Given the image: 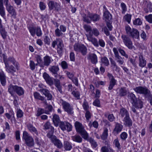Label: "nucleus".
I'll use <instances>...</instances> for the list:
<instances>
[{"label":"nucleus","instance_id":"obj_3","mask_svg":"<svg viewBox=\"0 0 152 152\" xmlns=\"http://www.w3.org/2000/svg\"><path fill=\"white\" fill-rule=\"evenodd\" d=\"M126 33L130 37L133 38L138 39L140 37V33L138 30L136 28L132 29L128 25L125 26V27Z\"/></svg>","mask_w":152,"mask_h":152},{"label":"nucleus","instance_id":"obj_18","mask_svg":"<svg viewBox=\"0 0 152 152\" xmlns=\"http://www.w3.org/2000/svg\"><path fill=\"white\" fill-rule=\"evenodd\" d=\"M87 59L94 64H96L97 62V56L94 53H89L87 56Z\"/></svg>","mask_w":152,"mask_h":152},{"label":"nucleus","instance_id":"obj_24","mask_svg":"<svg viewBox=\"0 0 152 152\" xmlns=\"http://www.w3.org/2000/svg\"><path fill=\"white\" fill-rule=\"evenodd\" d=\"M6 9L8 12L11 15L12 18L15 19L16 18V13L13 7L12 6H8L7 7Z\"/></svg>","mask_w":152,"mask_h":152},{"label":"nucleus","instance_id":"obj_14","mask_svg":"<svg viewBox=\"0 0 152 152\" xmlns=\"http://www.w3.org/2000/svg\"><path fill=\"white\" fill-rule=\"evenodd\" d=\"M107 76L110 80L108 88L109 90H111L113 89L114 86L116 85L117 81L115 79L114 76L111 74L108 73Z\"/></svg>","mask_w":152,"mask_h":152},{"label":"nucleus","instance_id":"obj_64","mask_svg":"<svg viewBox=\"0 0 152 152\" xmlns=\"http://www.w3.org/2000/svg\"><path fill=\"white\" fill-rule=\"evenodd\" d=\"M146 20L150 23H152V14H150L145 16Z\"/></svg>","mask_w":152,"mask_h":152},{"label":"nucleus","instance_id":"obj_60","mask_svg":"<svg viewBox=\"0 0 152 152\" xmlns=\"http://www.w3.org/2000/svg\"><path fill=\"white\" fill-rule=\"evenodd\" d=\"M92 125L95 128L97 129L99 126V124L98 122L96 121H94L92 123L91 122L88 124V126L90 127L92 126Z\"/></svg>","mask_w":152,"mask_h":152},{"label":"nucleus","instance_id":"obj_34","mask_svg":"<svg viewBox=\"0 0 152 152\" xmlns=\"http://www.w3.org/2000/svg\"><path fill=\"white\" fill-rule=\"evenodd\" d=\"M101 152H114L109 144H107V146H102L101 148Z\"/></svg>","mask_w":152,"mask_h":152},{"label":"nucleus","instance_id":"obj_49","mask_svg":"<svg viewBox=\"0 0 152 152\" xmlns=\"http://www.w3.org/2000/svg\"><path fill=\"white\" fill-rule=\"evenodd\" d=\"M113 143L118 150H119L121 149V145L118 138L114 140Z\"/></svg>","mask_w":152,"mask_h":152},{"label":"nucleus","instance_id":"obj_57","mask_svg":"<svg viewBox=\"0 0 152 152\" xmlns=\"http://www.w3.org/2000/svg\"><path fill=\"white\" fill-rule=\"evenodd\" d=\"M133 24L135 25L140 26L142 24V21L139 18L136 19L133 22Z\"/></svg>","mask_w":152,"mask_h":152},{"label":"nucleus","instance_id":"obj_47","mask_svg":"<svg viewBox=\"0 0 152 152\" xmlns=\"http://www.w3.org/2000/svg\"><path fill=\"white\" fill-rule=\"evenodd\" d=\"M44 113L46 114H49V112L46 110H45L43 109L39 108L37 110L36 116H39Z\"/></svg>","mask_w":152,"mask_h":152},{"label":"nucleus","instance_id":"obj_19","mask_svg":"<svg viewBox=\"0 0 152 152\" xmlns=\"http://www.w3.org/2000/svg\"><path fill=\"white\" fill-rule=\"evenodd\" d=\"M39 91L42 93L44 95L47 97L48 100H52L53 96L48 90L46 89L42 88L40 89Z\"/></svg>","mask_w":152,"mask_h":152},{"label":"nucleus","instance_id":"obj_56","mask_svg":"<svg viewBox=\"0 0 152 152\" xmlns=\"http://www.w3.org/2000/svg\"><path fill=\"white\" fill-rule=\"evenodd\" d=\"M16 115L17 118H21L23 116V113L20 109H18L17 110Z\"/></svg>","mask_w":152,"mask_h":152},{"label":"nucleus","instance_id":"obj_15","mask_svg":"<svg viewBox=\"0 0 152 152\" xmlns=\"http://www.w3.org/2000/svg\"><path fill=\"white\" fill-rule=\"evenodd\" d=\"M49 10H51L53 9L58 11L60 10V6L59 4L56 2L52 1H50L48 4Z\"/></svg>","mask_w":152,"mask_h":152},{"label":"nucleus","instance_id":"obj_30","mask_svg":"<svg viewBox=\"0 0 152 152\" xmlns=\"http://www.w3.org/2000/svg\"><path fill=\"white\" fill-rule=\"evenodd\" d=\"M51 141L57 148H61L63 147V145L61 142L57 139L56 137L53 138Z\"/></svg>","mask_w":152,"mask_h":152},{"label":"nucleus","instance_id":"obj_55","mask_svg":"<svg viewBox=\"0 0 152 152\" xmlns=\"http://www.w3.org/2000/svg\"><path fill=\"white\" fill-rule=\"evenodd\" d=\"M145 97L147 98L150 104L152 106V94H151V91L149 92Z\"/></svg>","mask_w":152,"mask_h":152},{"label":"nucleus","instance_id":"obj_51","mask_svg":"<svg viewBox=\"0 0 152 152\" xmlns=\"http://www.w3.org/2000/svg\"><path fill=\"white\" fill-rule=\"evenodd\" d=\"M28 29L31 35L34 37L35 35L36 27H30Z\"/></svg>","mask_w":152,"mask_h":152},{"label":"nucleus","instance_id":"obj_54","mask_svg":"<svg viewBox=\"0 0 152 152\" xmlns=\"http://www.w3.org/2000/svg\"><path fill=\"white\" fill-rule=\"evenodd\" d=\"M72 94L77 99H80V94L79 92L76 90H74L72 92Z\"/></svg>","mask_w":152,"mask_h":152},{"label":"nucleus","instance_id":"obj_2","mask_svg":"<svg viewBox=\"0 0 152 152\" xmlns=\"http://www.w3.org/2000/svg\"><path fill=\"white\" fill-rule=\"evenodd\" d=\"M8 91L12 96H14V92L19 96L23 95L24 93V91L22 87L17 85H13L12 84L9 86Z\"/></svg>","mask_w":152,"mask_h":152},{"label":"nucleus","instance_id":"obj_36","mask_svg":"<svg viewBox=\"0 0 152 152\" xmlns=\"http://www.w3.org/2000/svg\"><path fill=\"white\" fill-rule=\"evenodd\" d=\"M64 147L66 151H70L72 148L71 143L67 141H64Z\"/></svg>","mask_w":152,"mask_h":152},{"label":"nucleus","instance_id":"obj_38","mask_svg":"<svg viewBox=\"0 0 152 152\" xmlns=\"http://www.w3.org/2000/svg\"><path fill=\"white\" fill-rule=\"evenodd\" d=\"M101 66H108L109 64V62L108 58L104 56L101 58Z\"/></svg>","mask_w":152,"mask_h":152},{"label":"nucleus","instance_id":"obj_42","mask_svg":"<svg viewBox=\"0 0 152 152\" xmlns=\"http://www.w3.org/2000/svg\"><path fill=\"white\" fill-rule=\"evenodd\" d=\"M54 132V127H52L51 129V130L49 131L47 134V137L50 138L51 141L52 140V139L53 138H54V137H56V136L53 135Z\"/></svg>","mask_w":152,"mask_h":152},{"label":"nucleus","instance_id":"obj_46","mask_svg":"<svg viewBox=\"0 0 152 152\" xmlns=\"http://www.w3.org/2000/svg\"><path fill=\"white\" fill-rule=\"evenodd\" d=\"M0 33L4 39H5L6 38L7 33L6 31L4 28L2 27V26L0 28Z\"/></svg>","mask_w":152,"mask_h":152},{"label":"nucleus","instance_id":"obj_10","mask_svg":"<svg viewBox=\"0 0 152 152\" xmlns=\"http://www.w3.org/2000/svg\"><path fill=\"white\" fill-rule=\"evenodd\" d=\"M59 126L63 131H66L68 132H69L72 130V126L68 122H61Z\"/></svg>","mask_w":152,"mask_h":152},{"label":"nucleus","instance_id":"obj_59","mask_svg":"<svg viewBox=\"0 0 152 152\" xmlns=\"http://www.w3.org/2000/svg\"><path fill=\"white\" fill-rule=\"evenodd\" d=\"M118 51L119 52L121 55L124 56L126 58H128V55L126 54L124 50L122 49L121 48H120L118 49Z\"/></svg>","mask_w":152,"mask_h":152},{"label":"nucleus","instance_id":"obj_22","mask_svg":"<svg viewBox=\"0 0 152 152\" xmlns=\"http://www.w3.org/2000/svg\"><path fill=\"white\" fill-rule=\"evenodd\" d=\"M111 64V67L113 71L119 72L120 68L117 65L115 61L111 58H109Z\"/></svg>","mask_w":152,"mask_h":152},{"label":"nucleus","instance_id":"obj_28","mask_svg":"<svg viewBox=\"0 0 152 152\" xmlns=\"http://www.w3.org/2000/svg\"><path fill=\"white\" fill-rule=\"evenodd\" d=\"M123 121L124 125L126 126L130 127L132 125V121L129 116L128 117H124Z\"/></svg>","mask_w":152,"mask_h":152},{"label":"nucleus","instance_id":"obj_39","mask_svg":"<svg viewBox=\"0 0 152 152\" xmlns=\"http://www.w3.org/2000/svg\"><path fill=\"white\" fill-rule=\"evenodd\" d=\"M120 114L122 117H128L129 114L128 111L125 108H123L121 109L120 112Z\"/></svg>","mask_w":152,"mask_h":152},{"label":"nucleus","instance_id":"obj_43","mask_svg":"<svg viewBox=\"0 0 152 152\" xmlns=\"http://www.w3.org/2000/svg\"><path fill=\"white\" fill-rule=\"evenodd\" d=\"M108 129L107 128H104L103 132L101 136L102 139L105 140L107 138L108 136Z\"/></svg>","mask_w":152,"mask_h":152},{"label":"nucleus","instance_id":"obj_45","mask_svg":"<svg viewBox=\"0 0 152 152\" xmlns=\"http://www.w3.org/2000/svg\"><path fill=\"white\" fill-rule=\"evenodd\" d=\"M0 15L4 18H5V12L3 4H0Z\"/></svg>","mask_w":152,"mask_h":152},{"label":"nucleus","instance_id":"obj_16","mask_svg":"<svg viewBox=\"0 0 152 152\" xmlns=\"http://www.w3.org/2000/svg\"><path fill=\"white\" fill-rule=\"evenodd\" d=\"M51 62V58L48 55H46L43 58V62L40 64L41 67H44L45 66H48Z\"/></svg>","mask_w":152,"mask_h":152},{"label":"nucleus","instance_id":"obj_40","mask_svg":"<svg viewBox=\"0 0 152 152\" xmlns=\"http://www.w3.org/2000/svg\"><path fill=\"white\" fill-rule=\"evenodd\" d=\"M72 140L78 143L81 142L82 141V138L78 135H75L71 137Z\"/></svg>","mask_w":152,"mask_h":152},{"label":"nucleus","instance_id":"obj_32","mask_svg":"<svg viewBox=\"0 0 152 152\" xmlns=\"http://www.w3.org/2000/svg\"><path fill=\"white\" fill-rule=\"evenodd\" d=\"M139 65L140 67L142 68L145 66L146 64V61L141 54L139 55Z\"/></svg>","mask_w":152,"mask_h":152},{"label":"nucleus","instance_id":"obj_53","mask_svg":"<svg viewBox=\"0 0 152 152\" xmlns=\"http://www.w3.org/2000/svg\"><path fill=\"white\" fill-rule=\"evenodd\" d=\"M34 139L38 145H43L45 144V142L39 139L37 137H36Z\"/></svg>","mask_w":152,"mask_h":152},{"label":"nucleus","instance_id":"obj_17","mask_svg":"<svg viewBox=\"0 0 152 152\" xmlns=\"http://www.w3.org/2000/svg\"><path fill=\"white\" fill-rule=\"evenodd\" d=\"M4 115L7 119L10 120L11 122L15 121L14 113L13 110H10L9 111L8 113H6Z\"/></svg>","mask_w":152,"mask_h":152},{"label":"nucleus","instance_id":"obj_62","mask_svg":"<svg viewBox=\"0 0 152 152\" xmlns=\"http://www.w3.org/2000/svg\"><path fill=\"white\" fill-rule=\"evenodd\" d=\"M55 34L56 36L57 37L61 36L63 34L62 32L58 28H57L56 29L55 31Z\"/></svg>","mask_w":152,"mask_h":152},{"label":"nucleus","instance_id":"obj_61","mask_svg":"<svg viewBox=\"0 0 152 152\" xmlns=\"http://www.w3.org/2000/svg\"><path fill=\"white\" fill-rule=\"evenodd\" d=\"M131 18V15L130 14H127L125 15L124 18L128 22V23H129L130 22V21Z\"/></svg>","mask_w":152,"mask_h":152},{"label":"nucleus","instance_id":"obj_23","mask_svg":"<svg viewBox=\"0 0 152 152\" xmlns=\"http://www.w3.org/2000/svg\"><path fill=\"white\" fill-rule=\"evenodd\" d=\"M27 129L29 132L33 134H36L37 135L39 134L38 131L37 129L31 124H28L27 125Z\"/></svg>","mask_w":152,"mask_h":152},{"label":"nucleus","instance_id":"obj_7","mask_svg":"<svg viewBox=\"0 0 152 152\" xmlns=\"http://www.w3.org/2000/svg\"><path fill=\"white\" fill-rule=\"evenodd\" d=\"M74 49L77 52L80 53L83 56L86 55L87 53V48L83 44H75L74 46Z\"/></svg>","mask_w":152,"mask_h":152},{"label":"nucleus","instance_id":"obj_26","mask_svg":"<svg viewBox=\"0 0 152 152\" xmlns=\"http://www.w3.org/2000/svg\"><path fill=\"white\" fill-rule=\"evenodd\" d=\"M132 104L137 109H141L143 107V103L140 99L136 100L134 102H132Z\"/></svg>","mask_w":152,"mask_h":152},{"label":"nucleus","instance_id":"obj_9","mask_svg":"<svg viewBox=\"0 0 152 152\" xmlns=\"http://www.w3.org/2000/svg\"><path fill=\"white\" fill-rule=\"evenodd\" d=\"M60 102L64 110L67 112L68 114L71 115L73 113V107L69 103L62 99L60 100Z\"/></svg>","mask_w":152,"mask_h":152},{"label":"nucleus","instance_id":"obj_52","mask_svg":"<svg viewBox=\"0 0 152 152\" xmlns=\"http://www.w3.org/2000/svg\"><path fill=\"white\" fill-rule=\"evenodd\" d=\"M52 127H53L52 126L49 122H47L43 126V129L45 130H47L50 129V130Z\"/></svg>","mask_w":152,"mask_h":152},{"label":"nucleus","instance_id":"obj_1","mask_svg":"<svg viewBox=\"0 0 152 152\" xmlns=\"http://www.w3.org/2000/svg\"><path fill=\"white\" fill-rule=\"evenodd\" d=\"M83 20L88 24H90L91 21L96 22L100 19V15L96 13H92L88 11L87 14L83 13L82 15Z\"/></svg>","mask_w":152,"mask_h":152},{"label":"nucleus","instance_id":"obj_12","mask_svg":"<svg viewBox=\"0 0 152 152\" xmlns=\"http://www.w3.org/2000/svg\"><path fill=\"white\" fill-rule=\"evenodd\" d=\"M86 35L88 41L91 42L94 46L96 47H99V45L97 39L93 37V35L91 32L88 34H86Z\"/></svg>","mask_w":152,"mask_h":152},{"label":"nucleus","instance_id":"obj_48","mask_svg":"<svg viewBox=\"0 0 152 152\" xmlns=\"http://www.w3.org/2000/svg\"><path fill=\"white\" fill-rule=\"evenodd\" d=\"M128 98L131 101V103L134 102L137 99L135 95L132 93H129L128 96Z\"/></svg>","mask_w":152,"mask_h":152},{"label":"nucleus","instance_id":"obj_5","mask_svg":"<svg viewBox=\"0 0 152 152\" xmlns=\"http://www.w3.org/2000/svg\"><path fill=\"white\" fill-rule=\"evenodd\" d=\"M22 139L28 146L32 147L34 145V140L32 137L26 131L23 132Z\"/></svg>","mask_w":152,"mask_h":152},{"label":"nucleus","instance_id":"obj_37","mask_svg":"<svg viewBox=\"0 0 152 152\" xmlns=\"http://www.w3.org/2000/svg\"><path fill=\"white\" fill-rule=\"evenodd\" d=\"M0 80L2 85L4 86H5L6 83V76L3 72H0Z\"/></svg>","mask_w":152,"mask_h":152},{"label":"nucleus","instance_id":"obj_29","mask_svg":"<svg viewBox=\"0 0 152 152\" xmlns=\"http://www.w3.org/2000/svg\"><path fill=\"white\" fill-rule=\"evenodd\" d=\"M43 77L47 83L50 86H52L53 84V80L52 78L46 72L44 73Z\"/></svg>","mask_w":152,"mask_h":152},{"label":"nucleus","instance_id":"obj_6","mask_svg":"<svg viewBox=\"0 0 152 152\" xmlns=\"http://www.w3.org/2000/svg\"><path fill=\"white\" fill-rule=\"evenodd\" d=\"M121 38L124 44L128 49L132 50L135 48L129 37L125 34H122Z\"/></svg>","mask_w":152,"mask_h":152},{"label":"nucleus","instance_id":"obj_63","mask_svg":"<svg viewBox=\"0 0 152 152\" xmlns=\"http://www.w3.org/2000/svg\"><path fill=\"white\" fill-rule=\"evenodd\" d=\"M83 27L84 29L87 32H90L92 31L91 27L89 25L84 24Z\"/></svg>","mask_w":152,"mask_h":152},{"label":"nucleus","instance_id":"obj_21","mask_svg":"<svg viewBox=\"0 0 152 152\" xmlns=\"http://www.w3.org/2000/svg\"><path fill=\"white\" fill-rule=\"evenodd\" d=\"M115 127L113 129V132L115 134H118L120 132L123 128V126L120 123L115 122Z\"/></svg>","mask_w":152,"mask_h":152},{"label":"nucleus","instance_id":"obj_50","mask_svg":"<svg viewBox=\"0 0 152 152\" xmlns=\"http://www.w3.org/2000/svg\"><path fill=\"white\" fill-rule=\"evenodd\" d=\"M145 12L147 13L149 11L150 12H152V3L150 2L148 3L147 6V8L144 9Z\"/></svg>","mask_w":152,"mask_h":152},{"label":"nucleus","instance_id":"obj_4","mask_svg":"<svg viewBox=\"0 0 152 152\" xmlns=\"http://www.w3.org/2000/svg\"><path fill=\"white\" fill-rule=\"evenodd\" d=\"M75 126L76 132L79 134L83 138H86L88 134L85 129L84 127L83 124L78 121H76L75 123Z\"/></svg>","mask_w":152,"mask_h":152},{"label":"nucleus","instance_id":"obj_8","mask_svg":"<svg viewBox=\"0 0 152 152\" xmlns=\"http://www.w3.org/2000/svg\"><path fill=\"white\" fill-rule=\"evenodd\" d=\"M133 89L137 94L143 95L145 96L150 91L146 86H137L133 88Z\"/></svg>","mask_w":152,"mask_h":152},{"label":"nucleus","instance_id":"obj_25","mask_svg":"<svg viewBox=\"0 0 152 152\" xmlns=\"http://www.w3.org/2000/svg\"><path fill=\"white\" fill-rule=\"evenodd\" d=\"M5 66L6 70L8 73L13 74L14 73L16 72V68L15 66L14 67L11 65H8L7 63Z\"/></svg>","mask_w":152,"mask_h":152},{"label":"nucleus","instance_id":"obj_44","mask_svg":"<svg viewBox=\"0 0 152 152\" xmlns=\"http://www.w3.org/2000/svg\"><path fill=\"white\" fill-rule=\"evenodd\" d=\"M53 121L54 125L56 126H57L60 122L59 117L57 115H54L53 117Z\"/></svg>","mask_w":152,"mask_h":152},{"label":"nucleus","instance_id":"obj_20","mask_svg":"<svg viewBox=\"0 0 152 152\" xmlns=\"http://www.w3.org/2000/svg\"><path fill=\"white\" fill-rule=\"evenodd\" d=\"M58 44L57 46V53L59 56H61L64 49V45L62 40H60L58 42Z\"/></svg>","mask_w":152,"mask_h":152},{"label":"nucleus","instance_id":"obj_11","mask_svg":"<svg viewBox=\"0 0 152 152\" xmlns=\"http://www.w3.org/2000/svg\"><path fill=\"white\" fill-rule=\"evenodd\" d=\"M4 61L5 65L7 63L8 64V65H10L11 63H12L14 65L15 67H16V69L17 70L19 69V64L13 57H10L8 58H4Z\"/></svg>","mask_w":152,"mask_h":152},{"label":"nucleus","instance_id":"obj_31","mask_svg":"<svg viewBox=\"0 0 152 152\" xmlns=\"http://www.w3.org/2000/svg\"><path fill=\"white\" fill-rule=\"evenodd\" d=\"M34 96L35 99L40 100L43 101L45 104H47V102L45 98L41 96L40 94L37 92L34 93Z\"/></svg>","mask_w":152,"mask_h":152},{"label":"nucleus","instance_id":"obj_58","mask_svg":"<svg viewBox=\"0 0 152 152\" xmlns=\"http://www.w3.org/2000/svg\"><path fill=\"white\" fill-rule=\"evenodd\" d=\"M37 36L40 37L42 35V30L39 27L37 26L36 27L35 34Z\"/></svg>","mask_w":152,"mask_h":152},{"label":"nucleus","instance_id":"obj_41","mask_svg":"<svg viewBox=\"0 0 152 152\" xmlns=\"http://www.w3.org/2000/svg\"><path fill=\"white\" fill-rule=\"evenodd\" d=\"M49 69L52 74H53L58 72L59 70V68L58 66H50Z\"/></svg>","mask_w":152,"mask_h":152},{"label":"nucleus","instance_id":"obj_33","mask_svg":"<svg viewBox=\"0 0 152 152\" xmlns=\"http://www.w3.org/2000/svg\"><path fill=\"white\" fill-rule=\"evenodd\" d=\"M86 138H83L88 141L90 142L91 144L92 145L94 148H96L97 146V145L96 142L91 137H89L88 134V135L86 137Z\"/></svg>","mask_w":152,"mask_h":152},{"label":"nucleus","instance_id":"obj_27","mask_svg":"<svg viewBox=\"0 0 152 152\" xmlns=\"http://www.w3.org/2000/svg\"><path fill=\"white\" fill-rule=\"evenodd\" d=\"M103 19L106 22H109L112 19V15L107 9L104 11Z\"/></svg>","mask_w":152,"mask_h":152},{"label":"nucleus","instance_id":"obj_35","mask_svg":"<svg viewBox=\"0 0 152 152\" xmlns=\"http://www.w3.org/2000/svg\"><path fill=\"white\" fill-rule=\"evenodd\" d=\"M118 96H124L126 95L127 94V90L126 88L123 87L121 88L118 92Z\"/></svg>","mask_w":152,"mask_h":152},{"label":"nucleus","instance_id":"obj_13","mask_svg":"<svg viewBox=\"0 0 152 152\" xmlns=\"http://www.w3.org/2000/svg\"><path fill=\"white\" fill-rule=\"evenodd\" d=\"M113 50L117 62L120 65H123L124 63V58L119 55L118 50L115 48H114Z\"/></svg>","mask_w":152,"mask_h":152}]
</instances>
